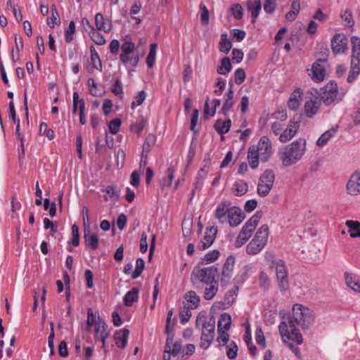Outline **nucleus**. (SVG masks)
<instances>
[{
    "instance_id": "f257e3e1",
    "label": "nucleus",
    "mask_w": 360,
    "mask_h": 360,
    "mask_svg": "<svg viewBox=\"0 0 360 360\" xmlns=\"http://www.w3.org/2000/svg\"><path fill=\"white\" fill-rule=\"evenodd\" d=\"M314 322V314L310 309L296 304L292 307V316L282 321L279 325V332L283 341L298 358L301 357V353L297 345H293L289 341H293L297 345L303 342V338L299 330L295 328V323L307 329Z\"/></svg>"
},
{
    "instance_id": "f03ea898",
    "label": "nucleus",
    "mask_w": 360,
    "mask_h": 360,
    "mask_svg": "<svg viewBox=\"0 0 360 360\" xmlns=\"http://www.w3.org/2000/svg\"><path fill=\"white\" fill-rule=\"evenodd\" d=\"M272 154V146L267 136H262L257 145H252L248 148V160L252 169L259 166V162H266Z\"/></svg>"
},
{
    "instance_id": "7ed1b4c3",
    "label": "nucleus",
    "mask_w": 360,
    "mask_h": 360,
    "mask_svg": "<svg viewBox=\"0 0 360 360\" xmlns=\"http://www.w3.org/2000/svg\"><path fill=\"white\" fill-rule=\"evenodd\" d=\"M306 140L300 138L281 148L278 156L282 164L289 167L300 161L306 151Z\"/></svg>"
},
{
    "instance_id": "20e7f679",
    "label": "nucleus",
    "mask_w": 360,
    "mask_h": 360,
    "mask_svg": "<svg viewBox=\"0 0 360 360\" xmlns=\"http://www.w3.org/2000/svg\"><path fill=\"white\" fill-rule=\"evenodd\" d=\"M196 327H201L200 347L207 349L212 342L214 337L215 321L212 319L209 320L204 316H198L196 319Z\"/></svg>"
},
{
    "instance_id": "39448f33",
    "label": "nucleus",
    "mask_w": 360,
    "mask_h": 360,
    "mask_svg": "<svg viewBox=\"0 0 360 360\" xmlns=\"http://www.w3.org/2000/svg\"><path fill=\"white\" fill-rule=\"evenodd\" d=\"M268 236L269 227L267 225H262L258 229L255 236L247 245V253L254 255L260 252L267 243Z\"/></svg>"
},
{
    "instance_id": "423d86ee",
    "label": "nucleus",
    "mask_w": 360,
    "mask_h": 360,
    "mask_svg": "<svg viewBox=\"0 0 360 360\" xmlns=\"http://www.w3.org/2000/svg\"><path fill=\"white\" fill-rule=\"evenodd\" d=\"M262 217L261 212H256L243 226L235 241L236 248L243 245L252 236Z\"/></svg>"
},
{
    "instance_id": "0eeeda50",
    "label": "nucleus",
    "mask_w": 360,
    "mask_h": 360,
    "mask_svg": "<svg viewBox=\"0 0 360 360\" xmlns=\"http://www.w3.org/2000/svg\"><path fill=\"white\" fill-rule=\"evenodd\" d=\"M352 54L351 60V68L347 82H354L360 73V39L357 37L352 38Z\"/></svg>"
},
{
    "instance_id": "6e6552de",
    "label": "nucleus",
    "mask_w": 360,
    "mask_h": 360,
    "mask_svg": "<svg viewBox=\"0 0 360 360\" xmlns=\"http://www.w3.org/2000/svg\"><path fill=\"white\" fill-rule=\"evenodd\" d=\"M275 174L271 169H266L260 176L257 191L261 197L267 196L274 186Z\"/></svg>"
},
{
    "instance_id": "1a4fd4ad",
    "label": "nucleus",
    "mask_w": 360,
    "mask_h": 360,
    "mask_svg": "<svg viewBox=\"0 0 360 360\" xmlns=\"http://www.w3.org/2000/svg\"><path fill=\"white\" fill-rule=\"evenodd\" d=\"M217 274V269L214 266L204 268H195L191 274V280L193 281L195 280L200 281L205 284H209L217 281L215 280Z\"/></svg>"
},
{
    "instance_id": "9d476101",
    "label": "nucleus",
    "mask_w": 360,
    "mask_h": 360,
    "mask_svg": "<svg viewBox=\"0 0 360 360\" xmlns=\"http://www.w3.org/2000/svg\"><path fill=\"white\" fill-rule=\"evenodd\" d=\"M276 269V274L278 288L281 291H285L288 288V271L285 262L281 260L277 263L274 268Z\"/></svg>"
},
{
    "instance_id": "9b49d317",
    "label": "nucleus",
    "mask_w": 360,
    "mask_h": 360,
    "mask_svg": "<svg viewBox=\"0 0 360 360\" xmlns=\"http://www.w3.org/2000/svg\"><path fill=\"white\" fill-rule=\"evenodd\" d=\"M338 87L337 83L330 82L325 85L321 94V98L326 105L334 102L338 96Z\"/></svg>"
},
{
    "instance_id": "f8f14e48",
    "label": "nucleus",
    "mask_w": 360,
    "mask_h": 360,
    "mask_svg": "<svg viewBox=\"0 0 360 360\" xmlns=\"http://www.w3.org/2000/svg\"><path fill=\"white\" fill-rule=\"evenodd\" d=\"M348 39L343 34H336L331 40V49L333 52L337 54H342L347 50Z\"/></svg>"
},
{
    "instance_id": "ddd939ff",
    "label": "nucleus",
    "mask_w": 360,
    "mask_h": 360,
    "mask_svg": "<svg viewBox=\"0 0 360 360\" xmlns=\"http://www.w3.org/2000/svg\"><path fill=\"white\" fill-rule=\"evenodd\" d=\"M217 229L215 226H211L206 229V231L203 238L199 243L198 248L205 250L210 248L215 240Z\"/></svg>"
},
{
    "instance_id": "4468645a",
    "label": "nucleus",
    "mask_w": 360,
    "mask_h": 360,
    "mask_svg": "<svg viewBox=\"0 0 360 360\" xmlns=\"http://www.w3.org/2000/svg\"><path fill=\"white\" fill-rule=\"evenodd\" d=\"M245 217L243 215L241 210L238 207H230L228 216L227 222L230 226H238L244 219Z\"/></svg>"
},
{
    "instance_id": "2eb2a0df",
    "label": "nucleus",
    "mask_w": 360,
    "mask_h": 360,
    "mask_svg": "<svg viewBox=\"0 0 360 360\" xmlns=\"http://www.w3.org/2000/svg\"><path fill=\"white\" fill-rule=\"evenodd\" d=\"M86 229H84V239L86 247L93 250H96L98 248V237L97 233H92L90 227L88 228L87 220L86 221Z\"/></svg>"
},
{
    "instance_id": "dca6fc26",
    "label": "nucleus",
    "mask_w": 360,
    "mask_h": 360,
    "mask_svg": "<svg viewBox=\"0 0 360 360\" xmlns=\"http://www.w3.org/2000/svg\"><path fill=\"white\" fill-rule=\"evenodd\" d=\"M231 202L225 200L219 203L215 210V217L219 222L224 224L227 222V216L231 207Z\"/></svg>"
},
{
    "instance_id": "f3484780",
    "label": "nucleus",
    "mask_w": 360,
    "mask_h": 360,
    "mask_svg": "<svg viewBox=\"0 0 360 360\" xmlns=\"http://www.w3.org/2000/svg\"><path fill=\"white\" fill-rule=\"evenodd\" d=\"M347 191L352 195L360 194V172L354 173L347 184Z\"/></svg>"
},
{
    "instance_id": "a211bd4d",
    "label": "nucleus",
    "mask_w": 360,
    "mask_h": 360,
    "mask_svg": "<svg viewBox=\"0 0 360 360\" xmlns=\"http://www.w3.org/2000/svg\"><path fill=\"white\" fill-rule=\"evenodd\" d=\"M300 127V122L290 120L285 130L280 134L279 140L285 143L291 139L297 133Z\"/></svg>"
},
{
    "instance_id": "6ab92c4d",
    "label": "nucleus",
    "mask_w": 360,
    "mask_h": 360,
    "mask_svg": "<svg viewBox=\"0 0 360 360\" xmlns=\"http://www.w3.org/2000/svg\"><path fill=\"white\" fill-rule=\"evenodd\" d=\"M324 60H319L317 62L313 64L311 68V79L317 82H322L325 79L326 76V70L324 67L321 64V63H323Z\"/></svg>"
},
{
    "instance_id": "aec40b11",
    "label": "nucleus",
    "mask_w": 360,
    "mask_h": 360,
    "mask_svg": "<svg viewBox=\"0 0 360 360\" xmlns=\"http://www.w3.org/2000/svg\"><path fill=\"white\" fill-rule=\"evenodd\" d=\"M321 106V102L317 98L313 99L311 98L309 100H307L304 103V114L309 117H313L319 111Z\"/></svg>"
},
{
    "instance_id": "412c9836",
    "label": "nucleus",
    "mask_w": 360,
    "mask_h": 360,
    "mask_svg": "<svg viewBox=\"0 0 360 360\" xmlns=\"http://www.w3.org/2000/svg\"><path fill=\"white\" fill-rule=\"evenodd\" d=\"M235 262L236 259L233 256H230L226 259L222 269V281H227L231 277Z\"/></svg>"
},
{
    "instance_id": "4be33fe9",
    "label": "nucleus",
    "mask_w": 360,
    "mask_h": 360,
    "mask_svg": "<svg viewBox=\"0 0 360 360\" xmlns=\"http://www.w3.org/2000/svg\"><path fill=\"white\" fill-rule=\"evenodd\" d=\"M184 299L186 300L185 305L188 309H196L200 302V297L193 290L186 292L184 295Z\"/></svg>"
},
{
    "instance_id": "5701e85b",
    "label": "nucleus",
    "mask_w": 360,
    "mask_h": 360,
    "mask_svg": "<svg viewBox=\"0 0 360 360\" xmlns=\"http://www.w3.org/2000/svg\"><path fill=\"white\" fill-rule=\"evenodd\" d=\"M135 45L130 41L125 40L121 46L122 53L120 55V60L126 64L129 60V54L133 53Z\"/></svg>"
},
{
    "instance_id": "b1692460",
    "label": "nucleus",
    "mask_w": 360,
    "mask_h": 360,
    "mask_svg": "<svg viewBox=\"0 0 360 360\" xmlns=\"http://www.w3.org/2000/svg\"><path fill=\"white\" fill-rule=\"evenodd\" d=\"M302 94V91L300 89H296L292 92L288 103L290 109L295 110L299 108Z\"/></svg>"
},
{
    "instance_id": "393cba45",
    "label": "nucleus",
    "mask_w": 360,
    "mask_h": 360,
    "mask_svg": "<svg viewBox=\"0 0 360 360\" xmlns=\"http://www.w3.org/2000/svg\"><path fill=\"white\" fill-rule=\"evenodd\" d=\"M233 90L232 84H231L228 93L224 96V101L221 108L224 115H226L231 108L233 107Z\"/></svg>"
},
{
    "instance_id": "a878e982",
    "label": "nucleus",
    "mask_w": 360,
    "mask_h": 360,
    "mask_svg": "<svg viewBox=\"0 0 360 360\" xmlns=\"http://www.w3.org/2000/svg\"><path fill=\"white\" fill-rule=\"evenodd\" d=\"M247 6L248 11H251L252 22L255 23L262 8L261 1L260 0H248L247 1Z\"/></svg>"
},
{
    "instance_id": "bb28decb",
    "label": "nucleus",
    "mask_w": 360,
    "mask_h": 360,
    "mask_svg": "<svg viewBox=\"0 0 360 360\" xmlns=\"http://www.w3.org/2000/svg\"><path fill=\"white\" fill-rule=\"evenodd\" d=\"M129 331L127 329H122L115 334L116 345L120 348H124L127 343Z\"/></svg>"
},
{
    "instance_id": "cd10ccee",
    "label": "nucleus",
    "mask_w": 360,
    "mask_h": 360,
    "mask_svg": "<svg viewBox=\"0 0 360 360\" xmlns=\"http://www.w3.org/2000/svg\"><path fill=\"white\" fill-rule=\"evenodd\" d=\"M345 225L348 227V232L352 238H360V222L347 220Z\"/></svg>"
},
{
    "instance_id": "c85d7f7f",
    "label": "nucleus",
    "mask_w": 360,
    "mask_h": 360,
    "mask_svg": "<svg viewBox=\"0 0 360 360\" xmlns=\"http://www.w3.org/2000/svg\"><path fill=\"white\" fill-rule=\"evenodd\" d=\"M138 299L139 290L136 288H133L124 297V304L127 307H130L134 302H137Z\"/></svg>"
},
{
    "instance_id": "c756f323",
    "label": "nucleus",
    "mask_w": 360,
    "mask_h": 360,
    "mask_svg": "<svg viewBox=\"0 0 360 360\" xmlns=\"http://www.w3.org/2000/svg\"><path fill=\"white\" fill-rule=\"evenodd\" d=\"M231 324V315L227 313H224L220 316L218 321V331L228 330Z\"/></svg>"
},
{
    "instance_id": "7c9ffc66",
    "label": "nucleus",
    "mask_w": 360,
    "mask_h": 360,
    "mask_svg": "<svg viewBox=\"0 0 360 360\" xmlns=\"http://www.w3.org/2000/svg\"><path fill=\"white\" fill-rule=\"evenodd\" d=\"M248 184L243 180L237 181L233 186V193L235 195L241 196L245 194L248 191Z\"/></svg>"
},
{
    "instance_id": "2f4dec72",
    "label": "nucleus",
    "mask_w": 360,
    "mask_h": 360,
    "mask_svg": "<svg viewBox=\"0 0 360 360\" xmlns=\"http://www.w3.org/2000/svg\"><path fill=\"white\" fill-rule=\"evenodd\" d=\"M336 131V129L334 128L325 131L317 140L316 145L319 147H323L326 145L331 138L334 136Z\"/></svg>"
},
{
    "instance_id": "473e14b6",
    "label": "nucleus",
    "mask_w": 360,
    "mask_h": 360,
    "mask_svg": "<svg viewBox=\"0 0 360 360\" xmlns=\"http://www.w3.org/2000/svg\"><path fill=\"white\" fill-rule=\"evenodd\" d=\"M103 191L106 193V195L104 196V199L106 201L109 200L116 201L119 199L120 191H118L115 186H108L103 190Z\"/></svg>"
},
{
    "instance_id": "72a5a7b5",
    "label": "nucleus",
    "mask_w": 360,
    "mask_h": 360,
    "mask_svg": "<svg viewBox=\"0 0 360 360\" xmlns=\"http://www.w3.org/2000/svg\"><path fill=\"white\" fill-rule=\"evenodd\" d=\"M231 124V121L230 119H228L226 121L218 120L214 124V128L219 134H224L229 131Z\"/></svg>"
},
{
    "instance_id": "f704fd0d",
    "label": "nucleus",
    "mask_w": 360,
    "mask_h": 360,
    "mask_svg": "<svg viewBox=\"0 0 360 360\" xmlns=\"http://www.w3.org/2000/svg\"><path fill=\"white\" fill-rule=\"evenodd\" d=\"M172 341V338H167L165 348V353H171L172 355L176 356L180 353L181 350V344L179 342H176L174 343L172 348H171L170 342Z\"/></svg>"
},
{
    "instance_id": "c9c22d12",
    "label": "nucleus",
    "mask_w": 360,
    "mask_h": 360,
    "mask_svg": "<svg viewBox=\"0 0 360 360\" xmlns=\"http://www.w3.org/2000/svg\"><path fill=\"white\" fill-rule=\"evenodd\" d=\"M207 285L208 287L205 288V289L204 298L207 300H210L214 297L217 292L218 291L219 285L217 281L210 283Z\"/></svg>"
},
{
    "instance_id": "e433bc0d",
    "label": "nucleus",
    "mask_w": 360,
    "mask_h": 360,
    "mask_svg": "<svg viewBox=\"0 0 360 360\" xmlns=\"http://www.w3.org/2000/svg\"><path fill=\"white\" fill-rule=\"evenodd\" d=\"M95 23L96 28L98 30H103L105 32H108L111 27L110 25L107 26L106 20L101 13H97L95 16Z\"/></svg>"
},
{
    "instance_id": "4c0bfd02",
    "label": "nucleus",
    "mask_w": 360,
    "mask_h": 360,
    "mask_svg": "<svg viewBox=\"0 0 360 360\" xmlns=\"http://www.w3.org/2000/svg\"><path fill=\"white\" fill-rule=\"evenodd\" d=\"M157 48L158 45L155 43L151 44L150 46L149 53L146 58V63L149 68H152L155 64Z\"/></svg>"
},
{
    "instance_id": "58836bf2",
    "label": "nucleus",
    "mask_w": 360,
    "mask_h": 360,
    "mask_svg": "<svg viewBox=\"0 0 360 360\" xmlns=\"http://www.w3.org/2000/svg\"><path fill=\"white\" fill-rule=\"evenodd\" d=\"M345 282L347 286H349L352 290L360 292V281L359 280H356L352 275L346 274Z\"/></svg>"
},
{
    "instance_id": "ea45409f",
    "label": "nucleus",
    "mask_w": 360,
    "mask_h": 360,
    "mask_svg": "<svg viewBox=\"0 0 360 360\" xmlns=\"http://www.w3.org/2000/svg\"><path fill=\"white\" fill-rule=\"evenodd\" d=\"M231 42L227 39V34H222L221 36V41L219 44V51L225 53H228L231 49Z\"/></svg>"
},
{
    "instance_id": "a19ab883",
    "label": "nucleus",
    "mask_w": 360,
    "mask_h": 360,
    "mask_svg": "<svg viewBox=\"0 0 360 360\" xmlns=\"http://www.w3.org/2000/svg\"><path fill=\"white\" fill-rule=\"evenodd\" d=\"M90 51L92 68L96 70H101L102 65L98 54L96 53L95 49L92 46L91 47Z\"/></svg>"
},
{
    "instance_id": "79ce46f5",
    "label": "nucleus",
    "mask_w": 360,
    "mask_h": 360,
    "mask_svg": "<svg viewBox=\"0 0 360 360\" xmlns=\"http://www.w3.org/2000/svg\"><path fill=\"white\" fill-rule=\"evenodd\" d=\"M231 70V64L229 58H224L221 60V65L217 68V72L221 75H225Z\"/></svg>"
},
{
    "instance_id": "37998d69",
    "label": "nucleus",
    "mask_w": 360,
    "mask_h": 360,
    "mask_svg": "<svg viewBox=\"0 0 360 360\" xmlns=\"http://www.w3.org/2000/svg\"><path fill=\"white\" fill-rule=\"evenodd\" d=\"M193 219L191 218L184 219L182 222V232L184 237H188L192 233Z\"/></svg>"
},
{
    "instance_id": "c03bdc74",
    "label": "nucleus",
    "mask_w": 360,
    "mask_h": 360,
    "mask_svg": "<svg viewBox=\"0 0 360 360\" xmlns=\"http://www.w3.org/2000/svg\"><path fill=\"white\" fill-rule=\"evenodd\" d=\"M87 316H88L87 321H86V324H87L86 330H89L91 327L93 325L96 326L98 321H102L99 316H96L93 314V311H92L91 309H90V308L88 309V310H87Z\"/></svg>"
},
{
    "instance_id": "a18cd8bd",
    "label": "nucleus",
    "mask_w": 360,
    "mask_h": 360,
    "mask_svg": "<svg viewBox=\"0 0 360 360\" xmlns=\"http://www.w3.org/2000/svg\"><path fill=\"white\" fill-rule=\"evenodd\" d=\"M145 262L142 258H139L136 259V268L131 274V278L133 279L137 278L142 273L144 269Z\"/></svg>"
},
{
    "instance_id": "49530a36",
    "label": "nucleus",
    "mask_w": 360,
    "mask_h": 360,
    "mask_svg": "<svg viewBox=\"0 0 360 360\" xmlns=\"http://www.w3.org/2000/svg\"><path fill=\"white\" fill-rule=\"evenodd\" d=\"M174 172H175L174 167L173 166H169V168L167 169V177L164 178L162 180V186L169 187L172 185V183L173 179H174Z\"/></svg>"
},
{
    "instance_id": "de8ad7c7",
    "label": "nucleus",
    "mask_w": 360,
    "mask_h": 360,
    "mask_svg": "<svg viewBox=\"0 0 360 360\" xmlns=\"http://www.w3.org/2000/svg\"><path fill=\"white\" fill-rule=\"evenodd\" d=\"M156 141V138L153 134H149L143 143V153H148L153 146L155 145Z\"/></svg>"
},
{
    "instance_id": "09e8293b",
    "label": "nucleus",
    "mask_w": 360,
    "mask_h": 360,
    "mask_svg": "<svg viewBox=\"0 0 360 360\" xmlns=\"http://www.w3.org/2000/svg\"><path fill=\"white\" fill-rule=\"evenodd\" d=\"M265 259L269 268L271 269H273L274 266L281 260V259H277L275 254L272 252H266L265 253Z\"/></svg>"
},
{
    "instance_id": "8fccbe9b",
    "label": "nucleus",
    "mask_w": 360,
    "mask_h": 360,
    "mask_svg": "<svg viewBox=\"0 0 360 360\" xmlns=\"http://www.w3.org/2000/svg\"><path fill=\"white\" fill-rule=\"evenodd\" d=\"M259 286L266 290L269 288L271 284V281L268 275L264 271H261L259 275Z\"/></svg>"
},
{
    "instance_id": "3c124183",
    "label": "nucleus",
    "mask_w": 360,
    "mask_h": 360,
    "mask_svg": "<svg viewBox=\"0 0 360 360\" xmlns=\"http://www.w3.org/2000/svg\"><path fill=\"white\" fill-rule=\"evenodd\" d=\"M95 338L98 339V337L108 334L106 332V326L105 322L102 320L98 321L95 326Z\"/></svg>"
},
{
    "instance_id": "603ef678",
    "label": "nucleus",
    "mask_w": 360,
    "mask_h": 360,
    "mask_svg": "<svg viewBox=\"0 0 360 360\" xmlns=\"http://www.w3.org/2000/svg\"><path fill=\"white\" fill-rule=\"evenodd\" d=\"M341 18L347 23V26L352 27L354 25L352 11L349 9L345 10L341 14Z\"/></svg>"
},
{
    "instance_id": "864d4df0",
    "label": "nucleus",
    "mask_w": 360,
    "mask_h": 360,
    "mask_svg": "<svg viewBox=\"0 0 360 360\" xmlns=\"http://www.w3.org/2000/svg\"><path fill=\"white\" fill-rule=\"evenodd\" d=\"M255 340L257 343L262 347V348L266 347V340L264 333L261 328H257L255 331Z\"/></svg>"
},
{
    "instance_id": "5fc2aeb1",
    "label": "nucleus",
    "mask_w": 360,
    "mask_h": 360,
    "mask_svg": "<svg viewBox=\"0 0 360 360\" xmlns=\"http://www.w3.org/2000/svg\"><path fill=\"white\" fill-rule=\"evenodd\" d=\"M91 39L98 45H103L105 44V39L104 37L97 32L96 30H93L90 33Z\"/></svg>"
},
{
    "instance_id": "6e6d98bb",
    "label": "nucleus",
    "mask_w": 360,
    "mask_h": 360,
    "mask_svg": "<svg viewBox=\"0 0 360 360\" xmlns=\"http://www.w3.org/2000/svg\"><path fill=\"white\" fill-rule=\"evenodd\" d=\"M238 354V347L235 342H231L226 348V355L230 359L236 358Z\"/></svg>"
},
{
    "instance_id": "4d7b16f0",
    "label": "nucleus",
    "mask_w": 360,
    "mask_h": 360,
    "mask_svg": "<svg viewBox=\"0 0 360 360\" xmlns=\"http://www.w3.org/2000/svg\"><path fill=\"white\" fill-rule=\"evenodd\" d=\"M200 20H201V22L203 25H207L210 22L209 11H208L207 8H206V6L204 4H200Z\"/></svg>"
},
{
    "instance_id": "13d9d810",
    "label": "nucleus",
    "mask_w": 360,
    "mask_h": 360,
    "mask_svg": "<svg viewBox=\"0 0 360 360\" xmlns=\"http://www.w3.org/2000/svg\"><path fill=\"white\" fill-rule=\"evenodd\" d=\"M112 92L115 94L116 96H118L120 98L123 97V89L122 86V83L119 79H117L115 82L114 85L112 86Z\"/></svg>"
},
{
    "instance_id": "bf43d9fd",
    "label": "nucleus",
    "mask_w": 360,
    "mask_h": 360,
    "mask_svg": "<svg viewBox=\"0 0 360 360\" xmlns=\"http://www.w3.org/2000/svg\"><path fill=\"white\" fill-rule=\"evenodd\" d=\"M72 243L74 246H78L79 245L80 238H79V228L76 224H73L72 226Z\"/></svg>"
},
{
    "instance_id": "052dcab7",
    "label": "nucleus",
    "mask_w": 360,
    "mask_h": 360,
    "mask_svg": "<svg viewBox=\"0 0 360 360\" xmlns=\"http://www.w3.org/2000/svg\"><path fill=\"white\" fill-rule=\"evenodd\" d=\"M146 98V94L142 91L135 97V100L131 103V108L134 109L137 106L141 105Z\"/></svg>"
},
{
    "instance_id": "680f3d73",
    "label": "nucleus",
    "mask_w": 360,
    "mask_h": 360,
    "mask_svg": "<svg viewBox=\"0 0 360 360\" xmlns=\"http://www.w3.org/2000/svg\"><path fill=\"white\" fill-rule=\"evenodd\" d=\"M75 32V25L73 21H70L68 30L65 32V41L70 43L73 39L72 35Z\"/></svg>"
},
{
    "instance_id": "e2e57ef3",
    "label": "nucleus",
    "mask_w": 360,
    "mask_h": 360,
    "mask_svg": "<svg viewBox=\"0 0 360 360\" xmlns=\"http://www.w3.org/2000/svg\"><path fill=\"white\" fill-rule=\"evenodd\" d=\"M235 82L237 84L243 83L245 79V72L243 69L238 68L234 73Z\"/></svg>"
},
{
    "instance_id": "0e129e2a",
    "label": "nucleus",
    "mask_w": 360,
    "mask_h": 360,
    "mask_svg": "<svg viewBox=\"0 0 360 360\" xmlns=\"http://www.w3.org/2000/svg\"><path fill=\"white\" fill-rule=\"evenodd\" d=\"M47 24L51 28H53L56 25L60 24L59 13H53L50 18H47Z\"/></svg>"
},
{
    "instance_id": "69168bd1",
    "label": "nucleus",
    "mask_w": 360,
    "mask_h": 360,
    "mask_svg": "<svg viewBox=\"0 0 360 360\" xmlns=\"http://www.w3.org/2000/svg\"><path fill=\"white\" fill-rule=\"evenodd\" d=\"M120 125H121V120L120 119L112 120L109 123V130H110V133H112L113 134H117L120 130Z\"/></svg>"
},
{
    "instance_id": "338daca9",
    "label": "nucleus",
    "mask_w": 360,
    "mask_h": 360,
    "mask_svg": "<svg viewBox=\"0 0 360 360\" xmlns=\"http://www.w3.org/2000/svg\"><path fill=\"white\" fill-rule=\"evenodd\" d=\"M276 8V0H266L264 4V9L266 13H271Z\"/></svg>"
},
{
    "instance_id": "774afa93",
    "label": "nucleus",
    "mask_w": 360,
    "mask_h": 360,
    "mask_svg": "<svg viewBox=\"0 0 360 360\" xmlns=\"http://www.w3.org/2000/svg\"><path fill=\"white\" fill-rule=\"evenodd\" d=\"M219 255V252L218 250H213L206 254L203 260L206 261L207 263L213 262L218 258Z\"/></svg>"
}]
</instances>
